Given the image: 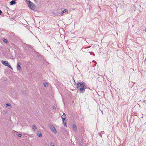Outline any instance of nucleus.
Masks as SVG:
<instances>
[{"instance_id":"1","label":"nucleus","mask_w":146,"mask_h":146,"mask_svg":"<svg viewBox=\"0 0 146 146\" xmlns=\"http://www.w3.org/2000/svg\"><path fill=\"white\" fill-rule=\"evenodd\" d=\"M77 87L78 89L82 92L86 88L85 83L82 82H78Z\"/></svg>"},{"instance_id":"2","label":"nucleus","mask_w":146,"mask_h":146,"mask_svg":"<svg viewBox=\"0 0 146 146\" xmlns=\"http://www.w3.org/2000/svg\"><path fill=\"white\" fill-rule=\"evenodd\" d=\"M28 4L29 6L31 9L34 8L35 7V5L33 3L30 1L29 0H27Z\"/></svg>"},{"instance_id":"3","label":"nucleus","mask_w":146,"mask_h":146,"mask_svg":"<svg viewBox=\"0 0 146 146\" xmlns=\"http://www.w3.org/2000/svg\"><path fill=\"white\" fill-rule=\"evenodd\" d=\"M1 62L5 66H8L9 68H10L12 70H13V68L11 67L10 65L9 64L8 62L7 61H4L3 60H1Z\"/></svg>"},{"instance_id":"4","label":"nucleus","mask_w":146,"mask_h":146,"mask_svg":"<svg viewBox=\"0 0 146 146\" xmlns=\"http://www.w3.org/2000/svg\"><path fill=\"white\" fill-rule=\"evenodd\" d=\"M68 10L65 9H64L63 11L60 12V13H57L56 14H55L54 15L56 16H60L62 15L65 12H68Z\"/></svg>"},{"instance_id":"5","label":"nucleus","mask_w":146,"mask_h":146,"mask_svg":"<svg viewBox=\"0 0 146 146\" xmlns=\"http://www.w3.org/2000/svg\"><path fill=\"white\" fill-rule=\"evenodd\" d=\"M5 107L8 109H10L12 107L11 104L9 103L5 104Z\"/></svg>"},{"instance_id":"6","label":"nucleus","mask_w":146,"mask_h":146,"mask_svg":"<svg viewBox=\"0 0 146 146\" xmlns=\"http://www.w3.org/2000/svg\"><path fill=\"white\" fill-rule=\"evenodd\" d=\"M21 63H20L19 62H18L17 66V69L18 70H20V69H21Z\"/></svg>"},{"instance_id":"7","label":"nucleus","mask_w":146,"mask_h":146,"mask_svg":"<svg viewBox=\"0 0 146 146\" xmlns=\"http://www.w3.org/2000/svg\"><path fill=\"white\" fill-rule=\"evenodd\" d=\"M66 114L64 113H63V115L61 117L62 120H65V119L66 118Z\"/></svg>"},{"instance_id":"8","label":"nucleus","mask_w":146,"mask_h":146,"mask_svg":"<svg viewBox=\"0 0 146 146\" xmlns=\"http://www.w3.org/2000/svg\"><path fill=\"white\" fill-rule=\"evenodd\" d=\"M51 130L54 133H57V131L56 129V128H50Z\"/></svg>"},{"instance_id":"9","label":"nucleus","mask_w":146,"mask_h":146,"mask_svg":"<svg viewBox=\"0 0 146 146\" xmlns=\"http://www.w3.org/2000/svg\"><path fill=\"white\" fill-rule=\"evenodd\" d=\"M10 3L11 5H13L15 4L16 3L14 1L12 0L10 2Z\"/></svg>"},{"instance_id":"10","label":"nucleus","mask_w":146,"mask_h":146,"mask_svg":"<svg viewBox=\"0 0 146 146\" xmlns=\"http://www.w3.org/2000/svg\"><path fill=\"white\" fill-rule=\"evenodd\" d=\"M37 135L39 137L41 136H42V133L40 131H39L37 132Z\"/></svg>"},{"instance_id":"11","label":"nucleus","mask_w":146,"mask_h":146,"mask_svg":"<svg viewBox=\"0 0 146 146\" xmlns=\"http://www.w3.org/2000/svg\"><path fill=\"white\" fill-rule=\"evenodd\" d=\"M49 128H54V126L52 124H49L48 125Z\"/></svg>"},{"instance_id":"12","label":"nucleus","mask_w":146,"mask_h":146,"mask_svg":"<svg viewBox=\"0 0 146 146\" xmlns=\"http://www.w3.org/2000/svg\"><path fill=\"white\" fill-rule=\"evenodd\" d=\"M63 121L64 124L65 125V126L64 127H67V125H66V120H62Z\"/></svg>"},{"instance_id":"13","label":"nucleus","mask_w":146,"mask_h":146,"mask_svg":"<svg viewBox=\"0 0 146 146\" xmlns=\"http://www.w3.org/2000/svg\"><path fill=\"white\" fill-rule=\"evenodd\" d=\"M3 41L5 43H7L8 42L7 40V39H3Z\"/></svg>"},{"instance_id":"14","label":"nucleus","mask_w":146,"mask_h":146,"mask_svg":"<svg viewBox=\"0 0 146 146\" xmlns=\"http://www.w3.org/2000/svg\"><path fill=\"white\" fill-rule=\"evenodd\" d=\"M104 132V131H101L99 133V135H100V136L102 137V135H101L100 133H101L102 134H103V133Z\"/></svg>"},{"instance_id":"15","label":"nucleus","mask_w":146,"mask_h":146,"mask_svg":"<svg viewBox=\"0 0 146 146\" xmlns=\"http://www.w3.org/2000/svg\"><path fill=\"white\" fill-rule=\"evenodd\" d=\"M21 136H22L21 134L20 133H19L17 134L18 137H21Z\"/></svg>"},{"instance_id":"16","label":"nucleus","mask_w":146,"mask_h":146,"mask_svg":"<svg viewBox=\"0 0 146 146\" xmlns=\"http://www.w3.org/2000/svg\"><path fill=\"white\" fill-rule=\"evenodd\" d=\"M76 126L75 124H74L73 125L72 128H76Z\"/></svg>"},{"instance_id":"17","label":"nucleus","mask_w":146,"mask_h":146,"mask_svg":"<svg viewBox=\"0 0 146 146\" xmlns=\"http://www.w3.org/2000/svg\"><path fill=\"white\" fill-rule=\"evenodd\" d=\"M33 128H36V126L34 124V125H33Z\"/></svg>"},{"instance_id":"18","label":"nucleus","mask_w":146,"mask_h":146,"mask_svg":"<svg viewBox=\"0 0 146 146\" xmlns=\"http://www.w3.org/2000/svg\"><path fill=\"white\" fill-rule=\"evenodd\" d=\"M46 84H47L46 83H44V85L45 87L46 86Z\"/></svg>"},{"instance_id":"19","label":"nucleus","mask_w":146,"mask_h":146,"mask_svg":"<svg viewBox=\"0 0 146 146\" xmlns=\"http://www.w3.org/2000/svg\"><path fill=\"white\" fill-rule=\"evenodd\" d=\"M52 108L54 109V110L56 109V107L54 106H53Z\"/></svg>"},{"instance_id":"20","label":"nucleus","mask_w":146,"mask_h":146,"mask_svg":"<svg viewBox=\"0 0 146 146\" xmlns=\"http://www.w3.org/2000/svg\"><path fill=\"white\" fill-rule=\"evenodd\" d=\"M2 13V11L1 10H0V15Z\"/></svg>"},{"instance_id":"21","label":"nucleus","mask_w":146,"mask_h":146,"mask_svg":"<svg viewBox=\"0 0 146 146\" xmlns=\"http://www.w3.org/2000/svg\"><path fill=\"white\" fill-rule=\"evenodd\" d=\"M52 143H50V145H51V146H54V145H52Z\"/></svg>"},{"instance_id":"22","label":"nucleus","mask_w":146,"mask_h":146,"mask_svg":"<svg viewBox=\"0 0 146 146\" xmlns=\"http://www.w3.org/2000/svg\"><path fill=\"white\" fill-rule=\"evenodd\" d=\"M77 130V128H74V131H76Z\"/></svg>"},{"instance_id":"23","label":"nucleus","mask_w":146,"mask_h":146,"mask_svg":"<svg viewBox=\"0 0 146 146\" xmlns=\"http://www.w3.org/2000/svg\"><path fill=\"white\" fill-rule=\"evenodd\" d=\"M79 145H80V146L81 145V143H79Z\"/></svg>"},{"instance_id":"24","label":"nucleus","mask_w":146,"mask_h":146,"mask_svg":"<svg viewBox=\"0 0 146 146\" xmlns=\"http://www.w3.org/2000/svg\"><path fill=\"white\" fill-rule=\"evenodd\" d=\"M93 62H94V60H93Z\"/></svg>"},{"instance_id":"25","label":"nucleus","mask_w":146,"mask_h":146,"mask_svg":"<svg viewBox=\"0 0 146 146\" xmlns=\"http://www.w3.org/2000/svg\"><path fill=\"white\" fill-rule=\"evenodd\" d=\"M132 26L133 27V25H132Z\"/></svg>"}]
</instances>
